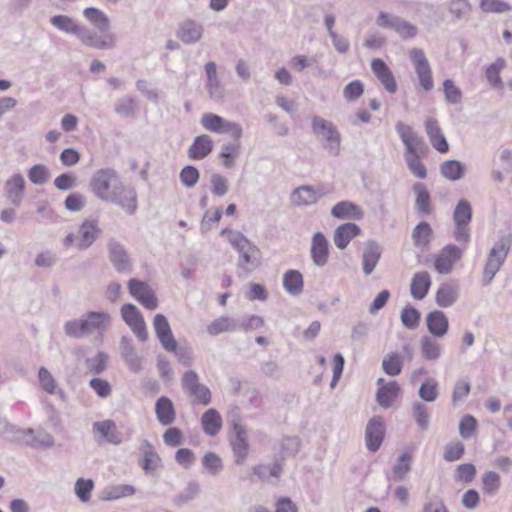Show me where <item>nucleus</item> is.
Here are the masks:
<instances>
[{
	"mask_svg": "<svg viewBox=\"0 0 512 512\" xmlns=\"http://www.w3.org/2000/svg\"><path fill=\"white\" fill-rule=\"evenodd\" d=\"M93 195L104 202L114 204L133 215L137 210V192L126 186L119 173L110 167L96 170L89 181Z\"/></svg>",
	"mask_w": 512,
	"mask_h": 512,
	"instance_id": "1",
	"label": "nucleus"
},
{
	"mask_svg": "<svg viewBox=\"0 0 512 512\" xmlns=\"http://www.w3.org/2000/svg\"><path fill=\"white\" fill-rule=\"evenodd\" d=\"M111 321V315L106 311H88L78 319L67 321L63 329L67 336L80 339L93 333L103 335Z\"/></svg>",
	"mask_w": 512,
	"mask_h": 512,
	"instance_id": "2",
	"label": "nucleus"
},
{
	"mask_svg": "<svg viewBox=\"0 0 512 512\" xmlns=\"http://www.w3.org/2000/svg\"><path fill=\"white\" fill-rule=\"evenodd\" d=\"M83 16L96 28L99 32L91 29L94 34L93 43L97 46H89L97 50H112L118 44V37L111 32V22L109 17L100 9L88 7L84 9Z\"/></svg>",
	"mask_w": 512,
	"mask_h": 512,
	"instance_id": "3",
	"label": "nucleus"
},
{
	"mask_svg": "<svg viewBox=\"0 0 512 512\" xmlns=\"http://www.w3.org/2000/svg\"><path fill=\"white\" fill-rule=\"evenodd\" d=\"M311 128L313 134L323 141V148L331 156H339L341 149V133L336 125L317 115L311 118Z\"/></svg>",
	"mask_w": 512,
	"mask_h": 512,
	"instance_id": "4",
	"label": "nucleus"
},
{
	"mask_svg": "<svg viewBox=\"0 0 512 512\" xmlns=\"http://www.w3.org/2000/svg\"><path fill=\"white\" fill-rule=\"evenodd\" d=\"M228 240L239 253V267L245 271L254 270L259 262L256 259L258 248L252 244L241 232L230 231Z\"/></svg>",
	"mask_w": 512,
	"mask_h": 512,
	"instance_id": "5",
	"label": "nucleus"
},
{
	"mask_svg": "<svg viewBox=\"0 0 512 512\" xmlns=\"http://www.w3.org/2000/svg\"><path fill=\"white\" fill-rule=\"evenodd\" d=\"M50 23L56 29L70 35H74L85 46H97L93 43V33L85 25L79 24L67 15H55L50 18Z\"/></svg>",
	"mask_w": 512,
	"mask_h": 512,
	"instance_id": "6",
	"label": "nucleus"
},
{
	"mask_svg": "<svg viewBox=\"0 0 512 512\" xmlns=\"http://www.w3.org/2000/svg\"><path fill=\"white\" fill-rule=\"evenodd\" d=\"M200 123L207 131L218 134H230L235 140L241 139L243 128L241 124L229 121L214 113H204L201 116Z\"/></svg>",
	"mask_w": 512,
	"mask_h": 512,
	"instance_id": "7",
	"label": "nucleus"
},
{
	"mask_svg": "<svg viewBox=\"0 0 512 512\" xmlns=\"http://www.w3.org/2000/svg\"><path fill=\"white\" fill-rule=\"evenodd\" d=\"M395 129L405 146L404 156L425 154L427 145L424 139L419 136L411 126L399 121L396 123Z\"/></svg>",
	"mask_w": 512,
	"mask_h": 512,
	"instance_id": "8",
	"label": "nucleus"
},
{
	"mask_svg": "<svg viewBox=\"0 0 512 512\" xmlns=\"http://www.w3.org/2000/svg\"><path fill=\"white\" fill-rule=\"evenodd\" d=\"M376 23L378 26L395 31L403 40L416 37L418 28L399 16L380 12Z\"/></svg>",
	"mask_w": 512,
	"mask_h": 512,
	"instance_id": "9",
	"label": "nucleus"
},
{
	"mask_svg": "<svg viewBox=\"0 0 512 512\" xmlns=\"http://www.w3.org/2000/svg\"><path fill=\"white\" fill-rule=\"evenodd\" d=\"M229 442L235 463L237 465L244 464L249 452V443L245 426L237 420L232 422V435Z\"/></svg>",
	"mask_w": 512,
	"mask_h": 512,
	"instance_id": "10",
	"label": "nucleus"
},
{
	"mask_svg": "<svg viewBox=\"0 0 512 512\" xmlns=\"http://www.w3.org/2000/svg\"><path fill=\"white\" fill-rule=\"evenodd\" d=\"M409 59L413 63L420 86L425 91H430L433 88L434 83L432 78V70L424 50L421 48L411 49L409 52Z\"/></svg>",
	"mask_w": 512,
	"mask_h": 512,
	"instance_id": "11",
	"label": "nucleus"
},
{
	"mask_svg": "<svg viewBox=\"0 0 512 512\" xmlns=\"http://www.w3.org/2000/svg\"><path fill=\"white\" fill-rule=\"evenodd\" d=\"M139 451L141 457L138 463L146 475L153 476L163 467L160 455L149 440L140 441Z\"/></svg>",
	"mask_w": 512,
	"mask_h": 512,
	"instance_id": "12",
	"label": "nucleus"
},
{
	"mask_svg": "<svg viewBox=\"0 0 512 512\" xmlns=\"http://www.w3.org/2000/svg\"><path fill=\"white\" fill-rule=\"evenodd\" d=\"M121 316L140 341L144 342L148 339L146 323L134 304H124L121 308Z\"/></svg>",
	"mask_w": 512,
	"mask_h": 512,
	"instance_id": "13",
	"label": "nucleus"
},
{
	"mask_svg": "<svg viewBox=\"0 0 512 512\" xmlns=\"http://www.w3.org/2000/svg\"><path fill=\"white\" fill-rule=\"evenodd\" d=\"M26 182L22 174L14 173L4 183L3 193L7 202L15 208L21 206L25 196Z\"/></svg>",
	"mask_w": 512,
	"mask_h": 512,
	"instance_id": "14",
	"label": "nucleus"
},
{
	"mask_svg": "<svg viewBox=\"0 0 512 512\" xmlns=\"http://www.w3.org/2000/svg\"><path fill=\"white\" fill-rule=\"evenodd\" d=\"M128 290L133 298L149 310H155L158 300L148 283L132 278L128 282Z\"/></svg>",
	"mask_w": 512,
	"mask_h": 512,
	"instance_id": "15",
	"label": "nucleus"
},
{
	"mask_svg": "<svg viewBox=\"0 0 512 512\" xmlns=\"http://www.w3.org/2000/svg\"><path fill=\"white\" fill-rule=\"evenodd\" d=\"M385 435V425L383 419L374 416L366 425L365 443L370 452H376L382 445Z\"/></svg>",
	"mask_w": 512,
	"mask_h": 512,
	"instance_id": "16",
	"label": "nucleus"
},
{
	"mask_svg": "<svg viewBox=\"0 0 512 512\" xmlns=\"http://www.w3.org/2000/svg\"><path fill=\"white\" fill-rule=\"evenodd\" d=\"M463 251L456 245L449 244L443 247L435 258L434 267L440 274H449L456 261L461 259Z\"/></svg>",
	"mask_w": 512,
	"mask_h": 512,
	"instance_id": "17",
	"label": "nucleus"
},
{
	"mask_svg": "<svg viewBox=\"0 0 512 512\" xmlns=\"http://www.w3.org/2000/svg\"><path fill=\"white\" fill-rule=\"evenodd\" d=\"M109 260L119 273L130 272L132 264L125 247L117 240L108 242Z\"/></svg>",
	"mask_w": 512,
	"mask_h": 512,
	"instance_id": "18",
	"label": "nucleus"
},
{
	"mask_svg": "<svg viewBox=\"0 0 512 512\" xmlns=\"http://www.w3.org/2000/svg\"><path fill=\"white\" fill-rule=\"evenodd\" d=\"M153 326L162 347L166 351L175 350L177 348V341L173 336L167 318L163 314H156L153 319Z\"/></svg>",
	"mask_w": 512,
	"mask_h": 512,
	"instance_id": "19",
	"label": "nucleus"
},
{
	"mask_svg": "<svg viewBox=\"0 0 512 512\" xmlns=\"http://www.w3.org/2000/svg\"><path fill=\"white\" fill-rule=\"evenodd\" d=\"M79 240L76 246L79 250L88 249L102 234L96 219H86L79 226Z\"/></svg>",
	"mask_w": 512,
	"mask_h": 512,
	"instance_id": "20",
	"label": "nucleus"
},
{
	"mask_svg": "<svg viewBox=\"0 0 512 512\" xmlns=\"http://www.w3.org/2000/svg\"><path fill=\"white\" fill-rule=\"evenodd\" d=\"M93 432L99 435L98 442L105 441L113 445H120L123 441L121 433L113 420L107 419L93 423Z\"/></svg>",
	"mask_w": 512,
	"mask_h": 512,
	"instance_id": "21",
	"label": "nucleus"
},
{
	"mask_svg": "<svg viewBox=\"0 0 512 512\" xmlns=\"http://www.w3.org/2000/svg\"><path fill=\"white\" fill-rule=\"evenodd\" d=\"M120 353L131 372L139 373L142 370V357L138 355L130 337H121Z\"/></svg>",
	"mask_w": 512,
	"mask_h": 512,
	"instance_id": "22",
	"label": "nucleus"
},
{
	"mask_svg": "<svg viewBox=\"0 0 512 512\" xmlns=\"http://www.w3.org/2000/svg\"><path fill=\"white\" fill-rule=\"evenodd\" d=\"M310 254L316 266L323 267L327 264L329 257V243L322 232H316L313 235Z\"/></svg>",
	"mask_w": 512,
	"mask_h": 512,
	"instance_id": "23",
	"label": "nucleus"
},
{
	"mask_svg": "<svg viewBox=\"0 0 512 512\" xmlns=\"http://www.w3.org/2000/svg\"><path fill=\"white\" fill-rule=\"evenodd\" d=\"M371 69L387 92L395 93L397 91V83L395 77L391 69L382 59L374 58L371 61Z\"/></svg>",
	"mask_w": 512,
	"mask_h": 512,
	"instance_id": "24",
	"label": "nucleus"
},
{
	"mask_svg": "<svg viewBox=\"0 0 512 512\" xmlns=\"http://www.w3.org/2000/svg\"><path fill=\"white\" fill-rule=\"evenodd\" d=\"M204 27L202 24L192 19H187L180 23L177 37L185 44H195L203 36Z\"/></svg>",
	"mask_w": 512,
	"mask_h": 512,
	"instance_id": "25",
	"label": "nucleus"
},
{
	"mask_svg": "<svg viewBox=\"0 0 512 512\" xmlns=\"http://www.w3.org/2000/svg\"><path fill=\"white\" fill-rule=\"evenodd\" d=\"M322 196H324V192L313 186L304 185L293 190L291 201L297 206H309L317 203Z\"/></svg>",
	"mask_w": 512,
	"mask_h": 512,
	"instance_id": "26",
	"label": "nucleus"
},
{
	"mask_svg": "<svg viewBox=\"0 0 512 512\" xmlns=\"http://www.w3.org/2000/svg\"><path fill=\"white\" fill-rule=\"evenodd\" d=\"M425 131L433 148L440 153H446L449 150L448 142L441 131L438 121L429 118L425 122Z\"/></svg>",
	"mask_w": 512,
	"mask_h": 512,
	"instance_id": "27",
	"label": "nucleus"
},
{
	"mask_svg": "<svg viewBox=\"0 0 512 512\" xmlns=\"http://www.w3.org/2000/svg\"><path fill=\"white\" fill-rule=\"evenodd\" d=\"M361 233L360 227L352 222L344 223L335 229L333 240L338 249H345Z\"/></svg>",
	"mask_w": 512,
	"mask_h": 512,
	"instance_id": "28",
	"label": "nucleus"
},
{
	"mask_svg": "<svg viewBox=\"0 0 512 512\" xmlns=\"http://www.w3.org/2000/svg\"><path fill=\"white\" fill-rule=\"evenodd\" d=\"M331 215L337 219L361 220L364 218V211L357 204L345 200L332 207Z\"/></svg>",
	"mask_w": 512,
	"mask_h": 512,
	"instance_id": "29",
	"label": "nucleus"
},
{
	"mask_svg": "<svg viewBox=\"0 0 512 512\" xmlns=\"http://www.w3.org/2000/svg\"><path fill=\"white\" fill-rule=\"evenodd\" d=\"M155 413L158 422L163 426H169L176 419V411L173 402L166 396H161L155 403Z\"/></svg>",
	"mask_w": 512,
	"mask_h": 512,
	"instance_id": "30",
	"label": "nucleus"
},
{
	"mask_svg": "<svg viewBox=\"0 0 512 512\" xmlns=\"http://www.w3.org/2000/svg\"><path fill=\"white\" fill-rule=\"evenodd\" d=\"M459 297V285L455 282H446L440 285L436 292V304L442 308L451 307Z\"/></svg>",
	"mask_w": 512,
	"mask_h": 512,
	"instance_id": "31",
	"label": "nucleus"
},
{
	"mask_svg": "<svg viewBox=\"0 0 512 512\" xmlns=\"http://www.w3.org/2000/svg\"><path fill=\"white\" fill-rule=\"evenodd\" d=\"M382 254L381 246L375 241H368L365 245L362 255L363 272L365 275H370L377 263L379 262Z\"/></svg>",
	"mask_w": 512,
	"mask_h": 512,
	"instance_id": "32",
	"label": "nucleus"
},
{
	"mask_svg": "<svg viewBox=\"0 0 512 512\" xmlns=\"http://www.w3.org/2000/svg\"><path fill=\"white\" fill-rule=\"evenodd\" d=\"M213 149V141L209 135L203 134L195 137L188 149V157L191 160L206 158Z\"/></svg>",
	"mask_w": 512,
	"mask_h": 512,
	"instance_id": "33",
	"label": "nucleus"
},
{
	"mask_svg": "<svg viewBox=\"0 0 512 512\" xmlns=\"http://www.w3.org/2000/svg\"><path fill=\"white\" fill-rule=\"evenodd\" d=\"M428 331L435 337L441 338L449 328V321L446 315L439 310L430 312L426 317Z\"/></svg>",
	"mask_w": 512,
	"mask_h": 512,
	"instance_id": "34",
	"label": "nucleus"
},
{
	"mask_svg": "<svg viewBox=\"0 0 512 512\" xmlns=\"http://www.w3.org/2000/svg\"><path fill=\"white\" fill-rule=\"evenodd\" d=\"M431 283V277L428 272L415 273L410 285L411 296L416 300L424 299L429 292Z\"/></svg>",
	"mask_w": 512,
	"mask_h": 512,
	"instance_id": "35",
	"label": "nucleus"
},
{
	"mask_svg": "<svg viewBox=\"0 0 512 512\" xmlns=\"http://www.w3.org/2000/svg\"><path fill=\"white\" fill-rule=\"evenodd\" d=\"M283 287L292 296L300 295L304 287L303 275L295 269L286 271L283 275Z\"/></svg>",
	"mask_w": 512,
	"mask_h": 512,
	"instance_id": "36",
	"label": "nucleus"
},
{
	"mask_svg": "<svg viewBox=\"0 0 512 512\" xmlns=\"http://www.w3.org/2000/svg\"><path fill=\"white\" fill-rule=\"evenodd\" d=\"M512 244V236L509 233L501 235L490 250L488 258L500 263L505 262Z\"/></svg>",
	"mask_w": 512,
	"mask_h": 512,
	"instance_id": "37",
	"label": "nucleus"
},
{
	"mask_svg": "<svg viewBox=\"0 0 512 512\" xmlns=\"http://www.w3.org/2000/svg\"><path fill=\"white\" fill-rule=\"evenodd\" d=\"M411 237L415 247H428L433 238V230L431 225L426 221H421L414 227Z\"/></svg>",
	"mask_w": 512,
	"mask_h": 512,
	"instance_id": "38",
	"label": "nucleus"
},
{
	"mask_svg": "<svg viewBox=\"0 0 512 512\" xmlns=\"http://www.w3.org/2000/svg\"><path fill=\"white\" fill-rule=\"evenodd\" d=\"M203 431L209 436H215L222 427V418L216 409H208L201 417Z\"/></svg>",
	"mask_w": 512,
	"mask_h": 512,
	"instance_id": "39",
	"label": "nucleus"
},
{
	"mask_svg": "<svg viewBox=\"0 0 512 512\" xmlns=\"http://www.w3.org/2000/svg\"><path fill=\"white\" fill-rule=\"evenodd\" d=\"M416 195L415 208L421 215H429L432 212L431 197L425 185L418 182L413 185Z\"/></svg>",
	"mask_w": 512,
	"mask_h": 512,
	"instance_id": "40",
	"label": "nucleus"
},
{
	"mask_svg": "<svg viewBox=\"0 0 512 512\" xmlns=\"http://www.w3.org/2000/svg\"><path fill=\"white\" fill-rule=\"evenodd\" d=\"M135 491V487L129 484L107 486L103 489L99 498L102 501H113L123 497L132 496Z\"/></svg>",
	"mask_w": 512,
	"mask_h": 512,
	"instance_id": "41",
	"label": "nucleus"
},
{
	"mask_svg": "<svg viewBox=\"0 0 512 512\" xmlns=\"http://www.w3.org/2000/svg\"><path fill=\"white\" fill-rule=\"evenodd\" d=\"M441 175L450 181H457L464 177L466 167L457 160H446L440 165Z\"/></svg>",
	"mask_w": 512,
	"mask_h": 512,
	"instance_id": "42",
	"label": "nucleus"
},
{
	"mask_svg": "<svg viewBox=\"0 0 512 512\" xmlns=\"http://www.w3.org/2000/svg\"><path fill=\"white\" fill-rule=\"evenodd\" d=\"M239 329V322L231 317L222 316L212 321L208 327L207 332L216 336L224 332H234Z\"/></svg>",
	"mask_w": 512,
	"mask_h": 512,
	"instance_id": "43",
	"label": "nucleus"
},
{
	"mask_svg": "<svg viewBox=\"0 0 512 512\" xmlns=\"http://www.w3.org/2000/svg\"><path fill=\"white\" fill-rule=\"evenodd\" d=\"M399 389L400 387L396 381H390L380 387L376 395L379 405L383 408H389L396 399Z\"/></svg>",
	"mask_w": 512,
	"mask_h": 512,
	"instance_id": "44",
	"label": "nucleus"
},
{
	"mask_svg": "<svg viewBox=\"0 0 512 512\" xmlns=\"http://www.w3.org/2000/svg\"><path fill=\"white\" fill-rule=\"evenodd\" d=\"M38 377L40 385L45 392L48 394H57L62 400H65V392L62 389H58L54 377L45 367L39 368Z\"/></svg>",
	"mask_w": 512,
	"mask_h": 512,
	"instance_id": "45",
	"label": "nucleus"
},
{
	"mask_svg": "<svg viewBox=\"0 0 512 512\" xmlns=\"http://www.w3.org/2000/svg\"><path fill=\"white\" fill-rule=\"evenodd\" d=\"M240 149V139H233L232 142H227L222 145L219 157L223 158L224 167L232 168L235 165V160L240 154Z\"/></svg>",
	"mask_w": 512,
	"mask_h": 512,
	"instance_id": "46",
	"label": "nucleus"
},
{
	"mask_svg": "<svg viewBox=\"0 0 512 512\" xmlns=\"http://www.w3.org/2000/svg\"><path fill=\"white\" fill-rule=\"evenodd\" d=\"M505 64V59L500 57L486 68V78L488 82L496 89L503 88V81L500 77V71L505 67Z\"/></svg>",
	"mask_w": 512,
	"mask_h": 512,
	"instance_id": "47",
	"label": "nucleus"
},
{
	"mask_svg": "<svg viewBox=\"0 0 512 512\" xmlns=\"http://www.w3.org/2000/svg\"><path fill=\"white\" fill-rule=\"evenodd\" d=\"M472 206L466 199H461L457 203L453 212L454 224H470L472 220Z\"/></svg>",
	"mask_w": 512,
	"mask_h": 512,
	"instance_id": "48",
	"label": "nucleus"
},
{
	"mask_svg": "<svg viewBox=\"0 0 512 512\" xmlns=\"http://www.w3.org/2000/svg\"><path fill=\"white\" fill-rule=\"evenodd\" d=\"M282 465L279 462L273 464H258L252 468L253 474L256 475L260 480L265 481L269 477L278 479L282 473Z\"/></svg>",
	"mask_w": 512,
	"mask_h": 512,
	"instance_id": "49",
	"label": "nucleus"
},
{
	"mask_svg": "<svg viewBox=\"0 0 512 512\" xmlns=\"http://www.w3.org/2000/svg\"><path fill=\"white\" fill-rule=\"evenodd\" d=\"M420 346L423 358L428 361L436 360L441 356L440 344L428 336L421 338Z\"/></svg>",
	"mask_w": 512,
	"mask_h": 512,
	"instance_id": "50",
	"label": "nucleus"
},
{
	"mask_svg": "<svg viewBox=\"0 0 512 512\" xmlns=\"http://www.w3.org/2000/svg\"><path fill=\"white\" fill-rule=\"evenodd\" d=\"M403 362L398 353L387 354L382 361V369L389 376H397L401 373Z\"/></svg>",
	"mask_w": 512,
	"mask_h": 512,
	"instance_id": "51",
	"label": "nucleus"
},
{
	"mask_svg": "<svg viewBox=\"0 0 512 512\" xmlns=\"http://www.w3.org/2000/svg\"><path fill=\"white\" fill-rule=\"evenodd\" d=\"M33 433L34 431L31 428L26 430L18 429L6 421H0V435L10 440L22 441L24 440V436L32 435Z\"/></svg>",
	"mask_w": 512,
	"mask_h": 512,
	"instance_id": "52",
	"label": "nucleus"
},
{
	"mask_svg": "<svg viewBox=\"0 0 512 512\" xmlns=\"http://www.w3.org/2000/svg\"><path fill=\"white\" fill-rule=\"evenodd\" d=\"M400 319L404 327L415 330L420 324L421 314L415 307L407 305L402 309Z\"/></svg>",
	"mask_w": 512,
	"mask_h": 512,
	"instance_id": "53",
	"label": "nucleus"
},
{
	"mask_svg": "<svg viewBox=\"0 0 512 512\" xmlns=\"http://www.w3.org/2000/svg\"><path fill=\"white\" fill-rule=\"evenodd\" d=\"M412 416L420 430L425 431L428 429L430 423V413L428 407L425 404L421 402L414 403L412 407Z\"/></svg>",
	"mask_w": 512,
	"mask_h": 512,
	"instance_id": "54",
	"label": "nucleus"
},
{
	"mask_svg": "<svg viewBox=\"0 0 512 512\" xmlns=\"http://www.w3.org/2000/svg\"><path fill=\"white\" fill-rule=\"evenodd\" d=\"M200 493V485L195 481L188 482L187 486L173 499L177 506L186 504L195 499Z\"/></svg>",
	"mask_w": 512,
	"mask_h": 512,
	"instance_id": "55",
	"label": "nucleus"
},
{
	"mask_svg": "<svg viewBox=\"0 0 512 512\" xmlns=\"http://www.w3.org/2000/svg\"><path fill=\"white\" fill-rule=\"evenodd\" d=\"M443 92L445 100L450 105H457L462 102L463 93L459 87L451 79H446L443 82Z\"/></svg>",
	"mask_w": 512,
	"mask_h": 512,
	"instance_id": "56",
	"label": "nucleus"
},
{
	"mask_svg": "<svg viewBox=\"0 0 512 512\" xmlns=\"http://www.w3.org/2000/svg\"><path fill=\"white\" fill-rule=\"evenodd\" d=\"M94 486L92 479L78 478L75 482L74 492L81 502L86 503L91 498Z\"/></svg>",
	"mask_w": 512,
	"mask_h": 512,
	"instance_id": "57",
	"label": "nucleus"
},
{
	"mask_svg": "<svg viewBox=\"0 0 512 512\" xmlns=\"http://www.w3.org/2000/svg\"><path fill=\"white\" fill-rule=\"evenodd\" d=\"M202 465L205 470L215 476L223 469L222 459L214 452H207L202 458Z\"/></svg>",
	"mask_w": 512,
	"mask_h": 512,
	"instance_id": "58",
	"label": "nucleus"
},
{
	"mask_svg": "<svg viewBox=\"0 0 512 512\" xmlns=\"http://www.w3.org/2000/svg\"><path fill=\"white\" fill-rule=\"evenodd\" d=\"M108 355L104 352H98L95 356L86 359L87 369L93 374H101L107 368Z\"/></svg>",
	"mask_w": 512,
	"mask_h": 512,
	"instance_id": "59",
	"label": "nucleus"
},
{
	"mask_svg": "<svg viewBox=\"0 0 512 512\" xmlns=\"http://www.w3.org/2000/svg\"><path fill=\"white\" fill-rule=\"evenodd\" d=\"M410 461L411 455L407 452L402 453L398 457L397 463L392 469L394 480H403L405 478V475L411 470Z\"/></svg>",
	"mask_w": 512,
	"mask_h": 512,
	"instance_id": "60",
	"label": "nucleus"
},
{
	"mask_svg": "<svg viewBox=\"0 0 512 512\" xmlns=\"http://www.w3.org/2000/svg\"><path fill=\"white\" fill-rule=\"evenodd\" d=\"M49 169L44 164H36L28 171V178L34 185H42L49 179Z\"/></svg>",
	"mask_w": 512,
	"mask_h": 512,
	"instance_id": "61",
	"label": "nucleus"
},
{
	"mask_svg": "<svg viewBox=\"0 0 512 512\" xmlns=\"http://www.w3.org/2000/svg\"><path fill=\"white\" fill-rule=\"evenodd\" d=\"M179 178L185 187L192 188L198 183L200 173L195 166L187 165L180 171Z\"/></svg>",
	"mask_w": 512,
	"mask_h": 512,
	"instance_id": "62",
	"label": "nucleus"
},
{
	"mask_svg": "<svg viewBox=\"0 0 512 512\" xmlns=\"http://www.w3.org/2000/svg\"><path fill=\"white\" fill-rule=\"evenodd\" d=\"M210 183H211V192L215 196L223 197L227 194V192L229 190V183H228V179L225 176H223L219 173H214L211 175Z\"/></svg>",
	"mask_w": 512,
	"mask_h": 512,
	"instance_id": "63",
	"label": "nucleus"
},
{
	"mask_svg": "<svg viewBox=\"0 0 512 512\" xmlns=\"http://www.w3.org/2000/svg\"><path fill=\"white\" fill-rule=\"evenodd\" d=\"M420 156L421 155H406L404 158L410 172L414 176L424 179L427 177V170L424 164L420 161Z\"/></svg>",
	"mask_w": 512,
	"mask_h": 512,
	"instance_id": "64",
	"label": "nucleus"
}]
</instances>
